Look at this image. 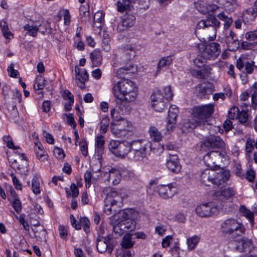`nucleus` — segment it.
Masks as SVG:
<instances>
[{"instance_id":"f257e3e1","label":"nucleus","mask_w":257,"mask_h":257,"mask_svg":"<svg viewBox=\"0 0 257 257\" xmlns=\"http://www.w3.org/2000/svg\"><path fill=\"white\" fill-rule=\"evenodd\" d=\"M111 82L113 85L112 92L117 105L135 100L137 96V89L134 82L128 79L117 81L113 78Z\"/></svg>"},{"instance_id":"f03ea898","label":"nucleus","mask_w":257,"mask_h":257,"mask_svg":"<svg viewBox=\"0 0 257 257\" xmlns=\"http://www.w3.org/2000/svg\"><path fill=\"white\" fill-rule=\"evenodd\" d=\"M132 146L128 159L137 162H145L147 159L146 150L151 149V143L145 140H138L132 141Z\"/></svg>"},{"instance_id":"7ed1b4c3","label":"nucleus","mask_w":257,"mask_h":257,"mask_svg":"<svg viewBox=\"0 0 257 257\" xmlns=\"http://www.w3.org/2000/svg\"><path fill=\"white\" fill-rule=\"evenodd\" d=\"M110 129L115 136L122 138L131 135L135 128L131 122L120 117L119 119L112 120L110 124Z\"/></svg>"},{"instance_id":"20e7f679","label":"nucleus","mask_w":257,"mask_h":257,"mask_svg":"<svg viewBox=\"0 0 257 257\" xmlns=\"http://www.w3.org/2000/svg\"><path fill=\"white\" fill-rule=\"evenodd\" d=\"M222 233L232 238L241 236L244 233V225L233 218H227L220 225Z\"/></svg>"},{"instance_id":"39448f33","label":"nucleus","mask_w":257,"mask_h":257,"mask_svg":"<svg viewBox=\"0 0 257 257\" xmlns=\"http://www.w3.org/2000/svg\"><path fill=\"white\" fill-rule=\"evenodd\" d=\"M25 22L23 29L26 31V35L36 37L38 32L44 35L47 30V27H44L41 22L40 17L38 19L34 18L33 16L29 18L26 17Z\"/></svg>"},{"instance_id":"423d86ee","label":"nucleus","mask_w":257,"mask_h":257,"mask_svg":"<svg viewBox=\"0 0 257 257\" xmlns=\"http://www.w3.org/2000/svg\"><path fill=\"white\" fill-rule=\"evenodd\" d=\"M132 146V142L130 143L126 141L119 142L111 140L109 144V149L112 154L117 157L128 158Z\"/></svg>"},{"instance_id":"0eeeda50","label":"nucleus","mask_w":257,"mask_h":257,"mask_svg":"<svg viewBox=\"0 0 257 257\" xmlns=\"http://www.w3.org/2000/svg\"><path fill=\"white\" fill-rule=\"evenodd\" d=\"M214 110V105L213 104L197 106L193 107L192 114L201 122L210 117L213 113Z\"/></svg>"},{"instance_id":"6e6552de","label":"nucleus","mask_w":257,"mask_h":257,"mask_svg":"<svg viewBox=\"0 0 257 257\" xmlns=\"http://www.w3.org/2000/svg\"><path fill=\"white\" fill-rule=\"evenodd\" d=\"M220 26V22L214 17L211 16L207 19L201 20L197 24L198 29L209 28L211 32L208 35L207 39L213 40L216 37V29Z\"/></svg>"},{"instance_id":"1a4fd4ad","label":"nucleus","mask_w":257,"mask_h":257,"mask_svg":"<svg viewBox=\"0 0 257 257\" xmlns=\"http://www.w3.org/2000/svg\"><path fill=\"white\" fill-rule=\"evenodd\" d=\"M200 53L207 59L216 58L220 52V45L215 42H212L204 46L202 44L199 46Z\"/></svg>"},{"instance_id":"9d476101","label":"nucleus","mask_w":257,"mask_h":257,"mask_svg":"<svg viewBox=\"0 0 257 257\" xmlns=\"http://www.w3.org/2000/svg\"><path fill=\"white\" fill-rule=\"evenodd\" d=\"M217 212V205L212 202L201 204L195 208L196 214L201 217H209L216 214Z\"/></svg>"},{"instance_id":"9b49d317","label":"nucleus","mask_w":257,"mask_h":257,"mask_svg":"<svg viewBox=\"0 0 257 257\" xmlns=\"http://www.w3.org/2000/svg\"><path fill=\"white\" fill-rule=\"evenodd\" d=\"M165 99L160 90L155 91L151 96L152 107L156 111H162L166 107Z\"/></svg>"},{"instance_id":"f8f14e48","label":"nucleus","mask_w":257,"mask_h":257,"mask_svg":"<svg viewBox=\"0 0 257 257\" xmlns=\"http://www.w3.org/2000/svg\"><path fill=\"white\" fill-rule=\"evenodd\" d=\"M157 190L159 196L164 199L171 198L176 193V188L172 184L160 185Z\"/></svg>"},{"instance_id":"ddd939ff","label":"nucleus","mask_w":257,"mask_h":257,"mask_svg":"<svg viewBox=\"0 0 257 257\" xmlns=\"http://www.w3.org/2000/svg\"><path fill=\"white\" fill-rule=\"evenodd\" d=\"M225 35V42L228 45L230 50L235 51L239 47V43L237 37L235 34L231 30L228 29H224Z\"/></svg>"},{"instance_id":"4468645a","label":"nucleus","mask_w":257,"mask_h":257,"mask_svg":"<svg viewBox=\"0 0 257 257\" xmlns=\"http://www.w3.org/2000/svg\"><path fill=\"white\" fill-rule=\"evenodd\" d=\"M203 145L208 149H221L225 147V143L219 136H212L207 138L204 141Z\"/></svg>"},{"instance_id":"2eb2a0df","label":"nucleus","mask_w":257,"mask_h":257,"mask_svg":"<svg viewBox=\"0 0 257 257\" xmlns=\"http://www.w3.org/2000/svg\"><path fill=\"white\" fill-rule=\"evenodd\" d=\"M220 158V153L218 151H211L204 156L203 160L206 166L213 168L218 166L217 163Z\"/></svg>"},{"instance_id":"dca6fc26","label":"nucleus","mask_w":257,"mask_h":257,"mask_svg":"<svg viewBox=\"0 0 257 257\" xmlns=\"http://www.w3.org/2000/svg\"><path fill=\"white\" fill-rule=\"evenodd\" d=\"M215 170L207 169L202 172L200 175L201 182L206 186L214 184L215 178Z\"/></svg>"},{"instance_id":"f3484780","label":"nucleus","mask_w":257,"mask_h":257,"mask_svg":"<svg viewBox=\"0 0 257 257\" xmlns=\"http://www.w3.org/2000/svg\"><path fill=\"white\" fill-rule=\"evenodd\" d=\"M103 192L106 195L105 199L107 203L112 202L117 204V202L121 201V196L112 188H106L104 189Z\"/></svg>"},{"instance_id":"a211bd4d","label":"nucleus","mask_w":257,"mask_h":257,"mask_svg":"<svg viewBox=\"0 0 257 257\" xmlns=\"http://www.w3.org/2000/svg\"><path fill=\"white\" fill-rule=\"evenodd\" d=\"M96 246L98 251L101 253L107 251L109 254H111L113 250V246L110 243L108 238L98 239Z\"/></svg>"},{"instance_id":"6ab92c4d","label":"nucleus","mask_w":257,"mask_h":257,"mask_svg":"<svg viewBox=\"0 0 257 257\" xmlns=\"http://www.w3.org/2000/svg\"><path fill=\"white\" fill-rule=\"evenodd\" d=\"M166 165L168 169L174 173L179 172L181 169V166L176 155L170 156L167 160Z\"/></svg>"},{"instance_id":"aec40b11","label":"nucleus","mask_w":257,"mask_h":257,"mask_svg":"<svg viewBox=\"0 0 257 257\" xmlns=\"http://www.w3.org/2000/svg\"><path fill=\"white\" fill-rule=\"evenodd\" d=\"M104 176L107 178L108 182L115 185L118 184L121 180V174L118 169L112 168L108 172L104 173Z\"/></svg>"},{"instance_id":"412c9836","label":"nucleus","mask_w":257,"mask_h":257,"mask_svg":"<svg viewBox=\"0 0 257 257\" xmlns=\"http://www.w3.org/2000/svg\"><path fill=\"white\" fill-rule=\"evenodd\" d=\"M99 171L100 169H98V171H94L93 169H91L86 171L84 174V180L86 183L85 186L86 188H89L92 182L99 178L100 176Z\"/></svg>"},{"instance_id":"4be33fe9","label":"nucleus","mask_w":257,"mask_h":257,"mask_svg":"<svg viewBox=\"0 0 257 257\" xmlns=\"http://www.w3.org/2000/svg\"><path fill=\"white\" fill-rule=\"evenodd\" d=\"M214 185L218 186L225 182L230 177L228 170H220L217 172L215 170Z\"/></svg>"},{"instance_id":"5701e85b","label":"nucleus","mask_w":257,"mask_h":257,"mask_svg":"<svg viewBox=\"0 0 257 257\" xmlns=\"http://www.w3.org/2000/svg\"><path fill=\"white\" fill-rule=\"evenodd\" d=\"M75 72L76 74V79L80 82V84L78 83L79 87L81 88H84V82L88 77L86 71L76 66L75 67Z\"/></svg>"},{"instance_id":"b1692460","label":"nucleus","mask_w":257,"mask_h":257,"mask_svg":"<svg viewBox=\"0 0 257 257\" xmlns=\"http://www.w3.org/2000/svg\"><path fill=\"white\" fill-rule=\"evenodd\" d=\"M135 69L133 65H130L128 67H122L118 69H114L113 72L112 77L114 78L116 80V78H122L125 74H128L130 72H133Z\"/></svg>"},{"instance_id":"393cba45","label":"nucleus","mask_w":257,"mask_h":257,"mask_svg":"<svg viewBox=\"0 0 257 257\" xmlns=\"http://www.w3.org/2000/svg\"><path fill=\"white\" fill-rule=\"evenodd\" d=\"M136 55L135 50L130 47L122 51L120 54V59L122 62L124 63L134 59Z\"/></svg>"},{"instance_id":"a878e982","label":"nucleus","mask_w":257,"mask_h":257,"mask_svg":"<svg viewBox=\"0 0 257 257\" xmlns=\"http://www.w3.org/2000/svg\"><path fill=\"white\" fill-rule=\"evenodd\" d=\"M90 57L92 64L97 67L101 64L102 56L100 51L95 49L90 54Z\"/></svg>"},{"instance_id":"bb28decb","label":"nucleus","mask_w":257,"mask_h":257,"mask_svg":"<svg viewBox=\"0 0 257 257\" xmlns=\"http://www.w3.org/2000/svg\"><path fill=\"white\" fill-rule=\"evenodd\" d=\"M104 13L102 11L96 12L93 17L94 23L93 27L100 29L104 23Z\"/></svg>"},{"instance_id":"cd10ccee","label":"nucleus","mask_w":257,"mask_h":257,"mask_svg":"<svg viewBox=\"0 0 257 257\" xmlns=\"http://www.w3.org/2000/svg\"><path fill=\"white\" fill-rule=\"evenodd\" d=\"M149 134L150 138L155 142H159L162 139V133L154 126H150L149 130Z\"/></svg>"},{"instance_id":"c85d7f7f","label":"nucleus","mask_w":257,"mask_h":257,"mask_svg":"<svg viewBox=\"0 0 257 257\" xmlns=\"http://www.w3.org/2000/svg\"><path fill=\"white\" fill-rule=\"evenodd\" d=\"M80 18L82 22L86 23L90 20L89 7L88 5H82L79 8Z\"/></svg>"},{"instance_id":"c756f323","label":"nucleus","mask_w":257,"mask_h":257,"mask_svg":"<svg viewBox=\"0 0 257 257\" xmlns=\"http://www.w3.org/2000/svg\"><path fill=\"white\" fill-rule=\"evenodd\" d=\"M172 62L171 56H166L161 58L157 65V73H159L161 70L169 67Z\"/></svg>"},{"instance_id":"7c9ffc66","label":"nucleus","mask_w":257,"mask_h":257,"mask_svg":"<svg viewBox=\"0 0 257 257\" xmlns=\"http://www.w3.org/2000/svg\"><path fill=\"white\" fill-rule=\"evenodd\" d=\"M7 107L10 111L9 118L11 121L16 122L18 120L19 114L16 104H7Z\"/></svg>"},{"instance_id":"2f4dec72","label":"nucleus","mask_w":257,"mask_h":257,"mask_svg":"<svg viewBox=\"0 0 257 257\" xmlns=\"http://www.w3.org/2000/svg\"><path fill=\"white\" fill-rule=\"evenodd\" d=\"M132 236L130 234H126L123 236L120 243L122 248L128 249L132 248L134 246V241H132Z\"/></svg>"},{"instance_id":"473e14b6","label":"nucleus","mask_w":257,"mask_h":257,"mask_svg":"<svg viewBox=\"0 0 257 257\" xmlns=\"http://www.w3.org/2000/svg\"><path fill=\"white\" fill-rule=\"evenodd\" d=\"M123 228L125 232L131 231L136 229V223L134 219H130L127 220H121Z\"/></svg>"},{"instance_id":"72a5a7b5","label":"nucleus","mask_w":257,"mask_h":257,"mask_svg":"<svg viewBox=\"0 0 257 257\" xmlns=\"http://www.w3.org/2000/svg\"><path fill=\"white\" fill-rule=\"evenodd\" d=\"M178 112L179 110L176 106H171L168 111V121H173L174 123H176Z\"/></svg>"},{"instance_id":"f704fd0d","label":"nucleus","mask_w":257,"mask_h":257,"mask_svg":"<svg viewBox=\"0 0 257 257\" xmlns=\"http://www.w3.org/2000/svg\"><path fill=\"white\" fill-rule=\"evenodd\" d=\"M0 27L5 38L7 39H11L13 37V34L9 30L7 23L4 20L1 21Z\"/></svg>"},{"instance_id":"c9c22d12","label":"nucleus","mask_w":257,"mask_h":257,"mask_svg":"<svg viewBox=\"0 0 257 257\" xmlns=\"http://www.w3.org/2000/svg\"><path fill=\"white\" fill-rule=\"evenodd\" d=\"M217 16L219 19L224 22V29H228V28L232 25L233 22L232 18L231 17H228L224 13H220L218 14Z\"/></svg>"},{"instance_id":"e433bc0d","label":"nucleus","mask_w":257,"mask_h":257,"mask_svg":"<svg viewBox=\"0 0 257 257\" xmlns=\"http://www.w3.org/2000/svg\"><path fill=\"white\" fill-rule=\"evenodd\" d=\"M104 137L102 135L98 136L95 140V151L99 155L101 154L104 144Z\"/></svg>"},{"instance_id":"4c0bfd02","label":"nucleus","mask_w":257,"mask_h":257,"mask_svg":"<svg viewBox=\"0 0 257 257\" xmlns=\"http://www.w3.org/2000/svg\"><path fill=\"white\" fill-rule=\"evenodd\" d=\"M136 18L132 15L124 16L122 18V25H124L126 28L132 27L135 23Z\"/></svg>"},{"instance_id":"58836bf2","label":"nucleus","mask_w":257,"mask_h":257,"mask_svg":"<svg viewBox=\"0 0 257 257\" xmlns=\"http://www.w3.org/2000/svg\"><path fill=\"white\" fill-rule=\"evenodd\" d=\"M112 226L113 231L116 235L120 236L125 232L124 228H123L121 221L112 222Z\"/></svg>"},{"instance_id":"ea45409f","label":"nucleus","mask_w":257,"mask_h":257,"mask_svg":"<svg viewBox=\"0 0 257 257\" xmlns=\"http://www.w3.org/2000/svg\"><path fill=\"white\" fill-rule=\"evenodd\" d=\"M116 205V203H113L112 202L107 203L106 202V200L104 199V206L103 208L104 212L107 215H110L112 213H115L117 211V210L115 207Z\"/></svg>"},{"instance_id":"a19ab883","label":"nucleus","mask_w":257,"mask_h":257,"mask_svg":"<svg viewBox=\"0 0 257 257\" xmlns=\"http://www.w3.org/2000/svg\"><path fill=\"white\" fill-rule=\"evenodd\" d=\"M9 200L15 211L18 213H20L22 209V205L19 197L17 198L9 199Z\"/></svg>"},{"instance_id":"79ce46f5","label":"nucleus","mask_w":257,"mask_h":257,"mask_svg":"<svg viewBox=\"0 0 257 257\" xmlns=\"http://www.w3.org/2000/svg\"><path fill=\"white\" fill-rule=\"evenodd\" d=\"M45 79L42 76H38L34 84V88L37 90H42L45 86Z\"/></svg>"},{"instance_id":"37998d69","label":"nucleus","mask_w":257,"mask_h":257,"mask_svg":"<svg viewBox=\"0 0 257 257\" xmlns=\"http://www.w3.org/2000/svg\"><path fill=\"white\" fill-rule=\"evenodd\" d=\"M134 210L131 209H125L118 212L119 217H121L122 220H127L133 217V213Z\"/></svg>"},{"instance_id":"c03bdc74","label":"nucleus","mask_w":257,"mask_h":257,"mask_svg":"<svg viewBox=\"0 0 257 257\" xmlns=\"http://www.w3.org/2000/svg\"><path fill=\"white\" fill-rule=\"evenodd\" d=\"M239 210L243 215L249 220V222L253 224L254 222V216L253 213L244 206H241Z\"/></svg>"},{"instance_id":"a18cd8bd","label":"nucleus","mask_w":257,"mask_h":257,"mask_svg":"<svg viewBox=\"0 0 257 257\" xmlns=\"http://www.w3.org/2000/svg\"><path fill=\"white\" fill-rule=\"evenodd\" d=\"M199 240L200 238L196 235L188 238L187 239L188 249L189 250L194 249Z\"/></svg>"},{"instance_id":"49530a36","label":"nucleus","mask_w":257,"mask_h":257,"mask_svg":"<svg viewBox=\"0 0 257 257\" xmlns=\"http://www.w3.org/2000/svg\"><path fill=\"white\" fill-rule=\"evenodd\" d=\"M109 124V118L107 116L103 117L100 123V132L101 134L106 133Z\"/></svg>"},{"instance_id":"de8ad7c7","label":"nucleus","mask_w":257,"mask_h":257,"mask_svg":"<svg viewBox=\"0 0 257 257\" xmlns=\"http://www.w3.org/2000/svg\"><path fill=\"white\" fill-rule=\"evenodd\" d=\"M79 224L86 233L89 232L90 221L87 217H81L79 219Z\"/></svg>"},{"instance_id":"09e8293b","label":"nucleus","mask_w":257,"mask_h":257,"mask_svg":"<svg viewBox=\"0 0 257 257\" xmlns=\"http://www.w3.org/2000/svg\"><path fill=\"white\" fill-rule=\"evenodd\" d=\"M207 59L205 58L203 55L200 54L194 59V65L197 67H201L205 65V63Z\"/></svg>"},{"instance_id":"8fccbe9b","label":"nucleus","mask_w":257,"mask_h":257,"mask_svg":"<svg viewBox=\"0 0 257 257\" xmlns=\"http://www.w3.org/2000/svg\"><path fill=\"white\" fill-rule=\"evenodd\" d=\"M32 190L36 195L40 193V183L37 178L34 177L32 180Z\"/></svg>"},{"instance_id":"3c124183","label":"nucleus","mask_w":257,"mask_h":257,"mask_svg":"<svg viewBox=\"0 0 257 257\" xmlns=\"http://www.w3.org/2000/svg\"><path fill=\"white\" fill-rule=\"evenodd\" d=\"M255 146L254 140L248 137L245 142V152L247 153H250L252 152Z\"/></svg>"},{"instance_id":"603ef678","label":"nucleus","mask_w":257,"mask_h":257,"mask_svg":"<svg viewBox=\"0 0 257 257\" xmlns=\"http://www.w3.org/2000/svg\"><path fill=\"white\" fill-rule=\"evenodd\" d=\"M163 96L167 100H172L173 96V94L170 85L167 86L163 88Z\"/></svg>"},{"instance_id":"864d4df0","label":"nucleus","mask_w":257,"mask_h":257,"mask_svg":"<svg viewBox=\"0 0 257 257\" xmlns=\"http://www.w3.org/2000/svg\"><path fill=\"white\" fill-rule=\"evenodd\" d=\"M242 245V250L243 251H247L249 249V247L252 245L251 239L248 238H242L239 242Z\"/></svg>"},{"instance_id":"5fc2aeb1","label":"nucleus","mask_w":257,"mask_h":257,"mask_svg":"<svg viewBox=\"0 0 257 257\" xmlns=\"http://www.w3.org/2000/svg\"><path fill=\"white\" fill-rule=\"evenodd\" d=\"M220 194L224 198H228L234 194V191L230 188H224L220 191Z\"/></svg>"},{"instance_id":"6e6d98bb","label":"nucleus","mask_w":257,"mask_h":257,"mask_svg":"<svg viewBox=\"0 0 257 257\" xmlns=\"http://www.w3.org/2000/svg\"><path fill=\"white\" fill-rule=\"evenodd\" d=\"M245 37L246 39L250 41H254L253 43H257V30L247 32Z\"/></svg>"},{"instance_id":"4d7b16f0","label":"nucleus","mask_w":257,"mask_h":257,"mask_svg":"<svg viewBox=\"0 0 257 257\" xmlns=\"http://www.w3.org/2000/svg\"><path fill=\"white\" fill-rule=\"evenodd\" d=\"M240 123H244L247 122L248 120V114L247 111L245 110L239 111L237 117Z\"/></svg>"},{"instance_id":"13d9d810","label":"nucleus","mask_w":257,"mask_h":257,"mask_svg":"<svg viewBox=\"0 0 257 257\" xmlns=\"http://www.w3.org/2000/svg\"><path fill=\"white\" fill-rule=\"evenodd\" d=\"M238 112V108L236 106H233L228 111V118L231 119H234V118H237Z\"/></svg>"},{"instance_id":"bf43d9fd","label":"nucleus","mask_w":257,"mask_h":257,"mask_svg":"<svg viewBox=\"0 0 257 257\" xmlns=\"http://www.w3.org/2000/svg\"><path fill=\"white\" fill-rule=\"evenodd\" d=\"M3 139L9 148L13 149H19V147H15L14 146L12 139L9 136H4Z\"/></svg>"},{"instance_id":"052dcab7","label":"nucleus","mask_w":257,"mask_h":257,"mask_svg":"<svg viewBox=\"0 0 257 257\" xmlns=\"http://www.w3.org/2000/svg\"><path fill=\"white\" fill-rule=\"evenodd\" d=\"M37 158L41 161L44 162L47 159V153L45 150L35 152Z\"/></svg>"},{"instance_id":"680f3d73","label":"nucleus","mask_w":257,"mask_h":257,"mask_svg":"<svg viewBox=\"0 0 257 257\" xmlns=\"http://www.w3.org/2000/svg\"><path fill=\"white\" fill-rule=\"evenodd\" d=\"M58 230L60 237L63 239H66L68 235V227L60 225Z\"/></svg>"},{"instance_id":"e2e57ef3","label":"nucleus","mask_w":257,"mask_h":257,"mask_svg":"<svg viewBox=\"0 0 257 257\" xmlns=\"http://www.w3.org/2000/svg\"><path fill=\"white\" fill-rule=\"evenodd\" d=\"M240 47L245 50H256L255 43H248L247 42H242L240 44Z\"/></svg>"},{"instance_id":"0e129e2a","label":"nucleus","mask_w":257,"mask_h":257,"mask_svg":"<svg viewBox=\"0 0 257 257\" xmlns=\"http://www.w3.org/2000/svg\"><path fill=\"white\" fill-rule=\"evenodd\" d=\"M167 230V227L165 225L159 224L155 227V232L159 235H163Z\"/></svg>"},{"instance_id":"69168bd1","label":"nucleus","mask_w":257,"mask_h":257,"mask_svg":"<svg viewBox=\"0 0 257 257\" xmlns=\"http://www.w3.org/2000/svg\"><path fill=\"white\" fill-rule=\"evenodd\" d=\"M17 218H18L20 223L23 225L25 230L29 231L30 230V226L28 222L25 220V215L24 214H21L19 217H17Z\"/></svg>"},{"instance_id":"338daca9","label":"nucleus","mask_w":257,"mask_h":257,"mask_svg":"<svg viewBox=\"0 0 257 257\" xmlns=\"http://www.w3.org/2000/svg\"><path fill=\"white\" fill-rule=\"evenodd\" d=\"M62 95L64 99L70 101L71 103H74V96L68 90H65Z\"/></svg>"},{"instance_id":"774afa93","label":"nucleus","mask_w":257,"mask_h":257,"mask_svg":"<svg viewBox=\"0 0 257 257\" xmlns=\"http://www.w3.org/2000/svg\"><path fill=\"white\" fill-rule=\"evenodd\" d=\"M202 67L203 68L201 71L205 79L211 74L212 68L210 66L206 65H204Z\"/></svg>"}]
</instances>
